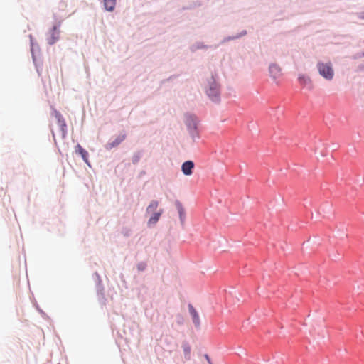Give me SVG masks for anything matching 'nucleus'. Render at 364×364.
Masks as SVG:
<instances>
[{"mask_svg":"<svg viewBox=\"0 0 364 364\" xmlns=\"http://www.w3.org/2000/svg\"><path fill=\"white\" fill-rule=\"evenodd\" d=\"M60 37V30L58 26H54L48 33L47 41L50 45L54 44Z\"/></svg>","mask_w":364,"mask_h":364,"instance_id":"7ed1b4c3","label":"nucleus"},{"mask_svg":"<svg viewBox=\"0 0 364 364\" xmlns=\"http://www.w3.org/2000/svg\"><path fill=\"white\" fill-rule=\"evenodd\" d=\"M205 358L209 364H213V363L210 361V359L208 355H205Z\"/></svg>","mask_w":364,"mask_h":364,"instance_id":"f3484780","label":"nucleus"},{"mask_svg":"<svg viewBox=\"0 0 364 364\" xmlns=\"http://www.w3.org/2000/svg\"><path fill=\"white\" fill-rule=\"evenodd\" d=\"M163 211H164L163 209H160L157 213H151V216L150 217V218L149 219V221H148V225H155L159 220V218L162 215Z\"/></svg>","mask_w":364,"mask_h":364,"instance_id":"423d86ee","label":"nucleus"},{"mask_svg":"<svg viewBox=\"0 0 364 364\" xmlns=\"http://www.w3.org/2000/svg\"><path fill=\"white\" fill-rule=\"evenodd\" d=\"M194 168V164L192 161H186L181 166V170L183 173L186 175L189 176L192 173V169Z\"/></svg>","mask_w":364,"mask_h":364,"instance_id":"39448f33","label":"nucleus"},{"mask_svg":"<svg viewBox=\"0 0 364 364\" xmlns=\"http://www.w3.org/2000/svg\"><path fill=\"white\" fill-rule=\"evenodd\" d=\"M207 93L209 97L213 101H218L219 99V86L216 82H213L208 90H207Z\"/></svg>","mask_w":364,"mask_h":364,"instance_id":"20e7f679","label":"nucleus"},{"mask_svg":"<svg viewBox=\"0 0 364 364\" xmlns=\"http://www.w3.org/2000/svg\"><path fill=\"white\" fill-rule=\"evenodd\" d=\"M52 114H53V116L55 117V118L57 120L58 124L60 128V132L61 136L63 137H64L66 134V128H67V125H66V123H65L64 119L63 118L60 113L59 112H58L57 110H53Z\"/></svg>","mask_w":364,"mask_h":364,"instance_id":"f03ea898","label":"nucleus"},{"mask_svg":"<svg viewBox=\"0 0 364 364\" xmlns=\"http://www.w3.org/2000/svg\"><path fill=\"white\" fill-rule=\"evenodd\" d=\"M75 152L77 157H81L83 159H86L88 154L80 145L77 144L75 148Z\"/></svg>","mask_w":364,"mask_h":364,"instance_id":"0eeeda50","label":"nucleus"},{"mask_svg":"<svg viewBox=\"0 0 364 364\" xmlns=\"http://www.w3.org/2000/svg\"><path fill=\"white\" fill-rule=\"evenodd\" d=\"M317 69L319 74L326 80H331L334 77V70L331 63L318 62Z\"/></svg>","mask_w":364,"mask_h":364,"instance_id":"f257e3e1","label":"nucleus"},{"mask_svg":"<svg viewBox=\"0 0 364 364\" xmlns=\"http://www.w3.org/2000/svg\"><path fill=\"white\" fill-rule=\"evenodd\" d=\"M299 83L304 86H309L310 87H312L311 80L308 76L300 75L299 76Z\"/></svg>","mask_w":364,"mask_h":364,"instance_id":"1a4fd4ad","label":"nucleus"},{"mask_svg":"<svg viewBox=\"0 0 364 364\" xmlns=\"http://www.w3.org/2000/svg\"><path fill=\"white\" fill-rule=\"evenodd\" d=\"M360 18H363V19H364V13H363V14H361L360 15Z\"/></svg>","mask_w":364,"mask_h":364,"instance_id":"a211bd4d","label":"nucleus"},{"mask_svg":"<svg viewBox=\"0 0 364 364\" xmlns=\"http://www.w3.org/2000/svg\"><path fill=\"white\" fill-rule=\"evenodd\" d=\"M182 214H183V210L181 209V210H180V215H182Z\"/></svg>","mask_w":364,"mask_h":364,"instance_id":"6ab92c4d","label":"nucleus"},{"mask_svg":"<svg viewBox=\"0 0 364 364\" xmlns=\"http://www.w3.org/2000/svg\"><path fill=\"white\" fill-rule=\"evenodd\" d=\"M146 267V264L145 262H140L137 264V269L139 271H144Z\"/></svg>","mask_w":364,"mask_h":364,"instance_id":"4468645a","label":"nucleus"},{"mask_svg":"<svg viewBox=\"0 0 364 364\" xmlns=\"http://www.w3.org/2000/svg\"><path fill=\"white\" fill-rule=\"evenodd\" d=\"M104 5L106 10L112 11L116 5V0H104Z\"/></svg>","mask_w":364,"mask_h":364,"instance_id":"9b49d317","label":"nucleus"},{"mask_svg":"<svg viewBox=\"0 0 364 364\" xmlns=\"http://www.w3.org/2000/svg\"><path fill=\"white\" fill-rule=\"evenodd\" d=\"M183 351L184 353L189 356L190 355V353H191V348L188 345H186L183 346Z\"/></svg>","mask_w":364,"mask_h":364,"instance_id":"dca6fc26","label":"nucleus"},{"mask_svg":"<svg viewBox=\"0 0 364 364\" xmlns=\"http://www.w3.org/2000/svg\"><path fill=\"white\" fill-rule=\"evenodd\" d=\"M158 206H159L158 201H156V200L151 201L146 208V213H150V214L154 213H157L158 211H156V210L158 208Z\"/></svg>","mask_w":364,"mask_h":364,"instance_id":"9d476101","label":"nucleus"},{"mask_svg":"<svg viewBox=\"0 0 364 364\" xmlns=\"http://www.w3.org/2000/svg\"><path fill=\"white\" fill-rule=\"evenodd\" d=\"M186 124L191 131L196 129V119L195 117L192 115H188L186 117Z\"/></svg>","mask_w":364,"mask_h":364,"instance_id":"6e6552de","label":"nucleus"},{"mask_svg":"<svg viewBox=\"0 0 364 364\" xmlns=\"http://www.w3.org/2000/svg\"><path fill=\"white\" fill-rule=\"evenodd\" d=\"M124 140V136H119L116 139L115 141L113 142L112 146H116L119 144Z\"/></svg>","mask_w":364,"mask_h":364,"instance_id":"2eb2a0df","label":"nucleus"},{"mask_svg":"<svg viewBox=\"0 0 364 364\" xmlns=\"http://www.w3.org/2000/svg\"><path fill=\"white\" fill-rule=\"evenodd\" d=\"M269 72L274 78H277L280 75V68L276 65L269 67Z\"/></svg>","mask_w":364,"mask_h":364,"instance_id":"f8f14e48","label":"nucleus"},{"mask_svg":"<svg viewBox=\"0 0 364 364\" xmlns=\"http://www.w3.org/2000/svg\"><path fill=\"white\" fill-rule=\"evenodd\" d=\"M189 311L193 317V322L196 324L198 325L199 324V316H198L197 311L192 306H189Z\"/></svg>","mask_w":364,"mask_h":364,"instance_id":"ddd939ff","label":"nucleus"}]
</instances>
